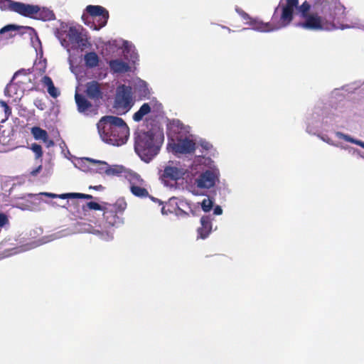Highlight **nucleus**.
<instances>
[{
	"mask_svg": "<svg viewBox=\"0 0 364 364\" xmlns=\"http://www.w3.org/2000/svg\"><path fill=\"white\" fill-rule=\"evenodd\" d=\"M0 106L4 109L6 118L8 119L11 115V108L3 100H0Z\"/></svg>",
	"mask_w": 364,
	"mask_h": 364,
	"instance_id": "obj_30",
	"label": "nucleus"
},
{
	"mask_svg": "<svg viewBox=\"0 0 364 364\" xmlns=\"http://www.w3.org/2000/svg\"><path fill=\"white\" fill-rule=\"evenodd\" d=\"M3 228L4 227H0V232H1Z\"/></svg>",
	"mask_w": 364,
	"mask_h": 364,
	"instance_id": "obj_45",
	"label": "nucleus"
},
{
	"mask_svg": "<svg viewBox=\"0 0 364 364\" xmlns=\"http://www.w3.org/2000/svg\"><path fill=\"white\" fill-rule=\"evenodd\" d=\"M42 170V165H39L38 167H36L35 169L31 171V175L32 176H36L38 173H40V171Z\"/></svg>",
	"mask_w": 364,
	"mask_h": 364,
	"instance_id": "obj_38",
	"label": "nucleus"
},
{
	"mask_svg": "<svg viewBox=\"0 0 364 364\" xmlns=\"http://www.w3.org/2000/svg\"><path fill=\"white\" fill-rule=\"evenodd\" d=\"M45 196H47L50 198H58V195L57 194H55V193H43Z\"/></svg>",
	"mask_w": 364,
	"mask_h": 364,
	"instance_id": "obj_43",
	"label": "nucleus"
},
{
	"mask_svg": "<svg viewBox=\"0 0 364 364\" xmlns=\"http://www.w3.org/2000/svg\"><path fill=\"white\" fill-rule=\"evenodd\" d=\"M86 67L93 68L97 67L100 63V58L95 52L87 53L84 56Z\"/></svg>",
	"mask_w": 364,
	"mask_h": 364,
	"instance_id": "obj_20",
	"label": "nucleus"
},
{
	"mask_svg": "<svg viewBox=\"0 0 364 364\" xmlns=\"http://www.w3.org/2000/svg\"><path fill=\"white\" fill-rule=\"evenodd\" d=\"M29 73L25 69H21L16 72L11 80V82L6 86L4 89V94L6 96L11 97V90L16 84H23L26 80L30 81L28 77Z\"/></svg>",
	"mask_w": 364,
	"mask_h": 364,
	"instance_id": "obj_13",
	"label": "nucleus"
},
{
	"mask_svg": "<svg viewBox=\"0 0 364 364\" xmlns=\"http://www.w3.org/2000/svg\"><path fill=\"white\" fill-rule=\"evenodd\" d=\"M176 214L177 216H181V217H187L189 215L187 212H186L185 210H183L178 206L177 207V208L176 210Z\"/></svg>",
	"mask_w": 364,
	"mask_h": 364,
	"instance_id": "obj_36",
	"label": "nucleus"
},
{
	"mask_svg": "<svg viewBox=\"0 0 364 364\" xmlns=\"http://www.w3.org/2000/svg\"><path fill=\"white\" fill-rule=\"evenodd\" d=\"M213 205V201L210 198H205L201 202V208L205 213L209 212Z\"/></svg>",
	"mask_w": 364,
	"mask_h": 364,
	"instance_id": "obj_28",
	"label": "nucleus"
},
{
	"mask_svg": "<svg viewBox=\"0 0 364 364\" xmlns=\"http://www.w3.org/2000/svg\"><path fill=\"white\" fill-rule=\"evenodd\" d=\"M82 162L89 164V170L99 173L100 174H106L107 168V163L103 161H97L90 158H85Z\"/></svg>",
	"mask_w": 364,
	"mask_h": 364,
	"instance_id": "obj_17",
	"label": "nucleus"
},
{
	"mask_svg": "<svg viewBox=\"0 0 364 364\" xmlns=\"http://www.w3.org/2000/svg\"><path fill=\"white\" fill-rule=\"evenodd\" d=\"M50 144H53V141H50Z\"/></svg>",
	"mask_w": 364,
	"mask_h": 364,
	"instance_id": "obj_46",
	"label": "nucleus"
},
{
	"mask_svg": "<svg viewBox=\"0 0 364 364\" xmlns=\"http://www.w3.org/2000/svg\"><path fill=\"white\" fill-rule=\"evenodd\" d=\"M9 220L7 215L3 213H0V227H4L9 225Z\"/></svg>",
	"mask_w": 364,
	"mask_h": 364,
	"instance_id": "obj_33",
	"label": "nucleus"
},
{
	"mask_svg": "<svg viewBox=\"0 0 364 364\" xmlns=\"http://www.w3.org/2000/svg\"><path fill=\"white\" fill-rule=\"evenodd\" d=\"M173 149L178 154H191L196 150V143L192 139L185 138L174 144Z\"/></svg>",
	"mask_w": 364,
	"mask_h": 364,
	"instance_id": "obj_15",
	"label": "nucleus"
},
{
	"mask_svg": "<svg viewBox=\"0 0 364 364\" xmlns=\"http://www.w3.org/2000/svg\"><path fill=\"white\" fill-rule=\"evenodd\" d=\"M106 174L108 176H119L121 173H122L124 171V168L122 166L119 165H113L109 166L107 164V168Z\"/></svg>",
	"mask_w": 364,
	"mask_h": 364,
	"instance_id": "obj_24",
	"label": "nucleus"
},
{
	"mask_svg": "<svg viewBox=\"0 0 364 364\" xmlns=\"http://www.w3.org/2000/svg\"><path fill=\"white\" fill-rule=\"evenodd\" d=\"M75 100L77 106V109L80 112H85L92 107L91 102L81 94L76 92L75 95Z\"/></svg>",
	"mask_w": 364,
	"mask_h": 364,
	"instance_id": "obj_19",
	"label": "nucleus"
},
{
	"mask_svg": "<svg viewBox=\"0 0 364 364\" xmlns=\"http://www.w3.org/2000/svg\"><path fill=\"white\" fill-rule=\"evenodd\" d=\"M127 204L124 199H118L114 204H107L103 209V219L106 227L118 226L123 223L122 215Z\"/></svg>",
	"mask_w": 364,
	"mask_h": 364,
	"instance_id": "obj_5",
	"label": "nucleus"
},
{
	"mask_svg": "<svg viewBox=\"0 0 364 364\" xmlns=\"http://www.w3.org/2000/svg\"><path fill=\"white\" fill-rule=\"evenodd\" d=\"M219 172L218 170H206L196 179V184L200 188H210L218 181Z\"/></svg>",
	"mask_w": 364,
	"mask_h": 364,
	"instance_id": "obj_10",
	"label": "nucleus"
},
{
	"mask_svg": "<svg viewBox=\"0 0 364 364\" xmlns=\"http://www.w3.org/2000/svg\"><path fill=\"white\" fill-rule=\"evenodd\" d=\"M90 188H92V189L96 190V191H102V190L104 189V187L102 185L95 186H90Z\"/></svg>",
	"mask_w": 364,
	"mask_h": 364,
	"instance_id": "obj_41",
	"label": "nucleus"
},
{
	"mask_svg": "<svg viewBox=\"0 0 364 364\" xmlns=\"http://www.w3.org/2000/svg\"><path fill=\"white\" fill-rule=\"evenodd\" d=\"M41 82L43 84V85L47 87V89L54 85L52 79L49 76H47V75H45L42 78Z\"/></svg>",
	"mask_w": 364,
	"mask_h": 364,
	"instance_id": "obj_32",
	"label": "nucleus"
},
{
	"mask_svg": "<svg viewBox=\"0 0 364 364\" xmlns=\"http://www.w3.org/2000/svg\"><path fill=\"white\" fill-rule=\"evenodd\" d=\"M285 4L281 6L282 14L280 16L279 29L289 26L294 18V10L296 9L299 13L301 17L304 21L299 22L296 24L297 27L309 30V31H321L329 30L334 28L332 23H328L324 21L322 16H318V14H310L311 4L305 1L301 5L299 6V0H285Z\"/></svg>",
	"mask_w": 364,
	"mask_h": 364,
	"instance_id": "obj_1",
	"label": "nucleus"
},
{
	"mask_svg": "<svg viewBox=\"0 0 364 364\" xmlns=\"http://www.w3.org/2000/svg\"><path fill=\"white\" fill-rule=\"evenodd\" d=\"M58 198L62 199L74 198V193H63L60 195H58Z\"/></svg>",
	"mask_w": 364,
	"mask_h": 364,
	"instance_id": "obj_37",
	"label": "nucleus"
},
{
	"mask_svg": "<svg viewBox=\"0 0 364 364\" xmlns=\"http://www.w3.org/2000/svg\"><path fill=\"white\" fill-rule=\"evenodd\" d=\"M47 90L48 94L54 98H56L60 95V92L58 90V89L55 87L54 85L48 87Z\"/></svg>",
	"mask_w": 364,
	"mask_h": 364,
	"instance_id": "obj_31",
	"label": "nucleus"
},
{
	"mask_svg": "<svg viewBox=\"0 0 364 364\" xmlns=\"http://www.w3.org/2000/svg\"><path fill=\"white\" fill-rule=\"evenodd\" d=\"M86 208L89 210H96L102 211L104 209V206H102L99 203L93 201L87 203L86 205L83 206V210H86Z\"/></svg>",
	"mask_w": 364,
	"mask_h": 364,
	"instance_id": "obj_29",
	"label": "nucleus"
},
{
	"mask_svg": "<svg viewBox=\"0 0 364 364\" xmlns=\"http://www.w3.org/2000/svg\"><path fill=\"white\" fill-rule=\"evenodd\" d=\"M85 94L90 100L99 101L103 98L104 93L102 90V84L96 80L87 82L85 85Z\"/></svg>",
	"mask_w": 364,
	"mask_h": 364,
	"instance_id": "obj_14",
	"label": "nucleus"
},
{
	"mask_svg": "<svg viewBox=\"0 0 364 364\" xmlns=\"http://www.w3.org/2000/svg\"><path fill=\"white\" fill-rule=\"evenodd\" d=\"M108 64L113 73H125L130 70L129 64L119 59L111 60Z\"/></svg>",
	"mask_w": 364,
	"mask_h": 364,
	"instance_id": "obj_18",
	"label": "nucleus"
},
{
	"mask_svg": "<svg viewBox=\"0 0 364 364\" xmlns=\"http://www.w3.org/2000/svg\"><path fill=\"white\" fill-rule=\"evenodd\" d=\"M321 11L326 17L333 20L343 18L346 16V8L338 0H324Z\"/></svg>",
	"mask_w": 364,
	"mask_h": 364,
	"instance_id": "obj_9",
	"label": "nucleus"
},
{
	"mask_svg": "<svg viewBox=\"0 0 364 364\" xmlns=\"http://www.w3.org/2000/svg\"><path fill=\"white\" fill-rule=\"evenodd\" d=\"M237 12L244 20H249L248 23L255 29L261 32H269L279 29V27L273 25L272 23H263L257 19L252 18L250 15L242 9H237Z\"/></svg>",
	"mask_w": 364,
	"mask_h": 364,
	"instance_id": "obj_11",
	"label": "nucleus"
},
{
	"mask_svg": "<svg viewBox=\"0 0 364 364\" xmlns=\"http://www.w3.org/2000/svg\"><path fill=\"white\" fill-rule=\"evenodd\" d=\"M35 105L41 110L44 109V103H43L41 100H36L35 102Z\"/></svg>",
	"mask_w": 364,
	"mask_h": 364,
	"instance_id": "obj_40",
	"label": "nucleus"
},
{
	"mask_svg": "<svg viewBox=\"0 0 364 364\" xmlns=\"http://www.w3.org/2000/svg\"><path fill=\"white\" fill-rule=\"evenodd\" d=\"M3 228L4 227H0V232H1Z\"/></svg>",
	"mask_w": 364,
	"mask_h": 364,
	"instance_id": "obj_44",
	"label": "nucleus"
},
{
	"mask_svg": "<svg viewBox=\"0 0 364 364\" xmlns=\"http://www.w3.org/2000/svg\"><path fill=\"white\" fill-rule=\"evenodd\" d=\"M164 176L171 180H178L181 176V171L173 166H167L164 169Z\"/></svg>",
	"mask_w": 364,
	"mask_h": 364,
	"instance_id": "obj_22",
	"label": "nucleus"
},
{
	"mask_svg": "<svg viewBox=\"0 0 364 364\" xmlns=\"http://www.w3.org/2000/svg\"><path fill=\"white\" fill-rule=\"evenodd\" d=\"M163 141L164 134L160 130L140 131L135 136V151L143 161L149 162L157 155Z\"/></svg>",
	"mask_w": 364,
	"mask_h": 364,
	"instance_id": "obj_3",
	"label": "nucleus"
},
{
	"mask_svg": "<svg viewBox=\"0 0 364 364\" xmlns=\"http://www.w3.org/2000/svg\"><path fill=\"white\" fill-rule=\"evenodd\" d=\"M19 28H20V27L18 26H16V25H13V24L6 25V26H4L2 28H1L0 36L3 34L6 33V39L12 38L14 36V35L11 34V32L18 31Z\"/></svg>",
	"mask_w": 364,
	"mask_h": 364,
	"instance_id": "obj_25",
	"label": "nucleus"
},
{
	"mask_svg": "<svg viewBox=\"0 0 364 364\" xmlns=\"http://www.w3.org/2000/svg\"><path fill=\"white\" fill-rule=\"evenodd\" d=\"M31 149L35 154V158L36 159H40L43 156V151L42 146L40 144H38L36 143L32 144L31 146Z\"/></svg>",
	"mask_w": 364,
	"mask_h": 364,
	"instance_id": "obj_27",
	"label": "nucleus"
},
{
	"mask_svg": "<svg viewBox=\"0 0 364 364\" xmlns=\"http://www.w3.org/2000/svg\"><path fill=\"white\" fill-rule=\"evenodd\" d=\"M31 132L35 139H41L44 142L47 141L48 139V134L46 130L41 129L39 127H33L31 128Z\"/></svg>",
	"mask_w": 364,
	"mask_h": 364,
	"instance_id": "obj_23",
	"label": "nucleus"
},
{
	"mask_svg": "<svg viewBox=\"0 0 364 364\" xmlns=\"http://www.w3.org/2000/svg\"><path fill=\"white\" fill-rule=\"evenodd\" d=\"M171 124L178 129H182L183 128V124L178 119H173Z\"/></svg>",
	"mask_w": 364,
	"mask_h": 364,
	"instance_id": "obj_35",
	"label": "nucleus"
},
{
	"mask_svg": "<svg viewBox=\"0 0 364 364\" xmlns=\"http://www.w3.org/2000/svg\"><path fill=\"white\" fill-rule=\"evenodd\" d=\"M14 12L24 17L43 21H52L55 18L53 11L48 8L19 1H16Z\"/></svg>",
	"mask_w": 364,
	"mask_h": 364,
	"instance_id": "obj_4",
	"label": "nucleus"
},
{
	"mask_svg": "<svg viewBox=\"0 0 364 364\" xmlns=\"http://www.w3.org/2000/svg\"><path fill=\"white\" fill-rule=\"evenodd\" d=\"M85 11L93 19L94 30L98 31L106 26L109 15L105 8L98 5H88Z\"/></svg>",
	"mask_w": 364,
	"mask_h": 364,
	"instance_id": "obj_8",
	"label": "nucleus"
},
{
	"mask_svg": "<svg viewBox=\"0 0 364 364\" xmlns=\"http://www.w3.org/2000/svg\"><path fill=\"white\" fill-rule=\"evenodd\" d=\"M212 219L208 215H204L200 218V227L197 229L198 237L207 238L212 231Z\"/></svg>",
	"mask_w": 364,
	"mask_h": 364,
	"instance_id": "obj_16",
	"label": "nucleus"
},
{
	"mask_svg": "<svg viewBox=\"0 0 364 364\" xmlns=\"http://www.w3.org/2000/svg\"><path fill=\"white\" fill-rule=\"evenodd\" d=\"M144 183V180L139 175L134 174L130 181L131 193L136 197L141 198L149 197L152 200L155 201L156 199L149 196L147 189L141 187Z\"/></svg>",
	"mask_w": 364,
	"mask_h": 364,
	"instance_id": "obj_12",
	"label": "nucleus"
},
{
	"mask_svg": "<svg viewBox=\"0 0 364 364\" xmlns=\"http://www.w3.org/2000/svg\"><path fill=\"white\" fill-rule=\"evenodd\" d=\"M64 47H79L82 49L87 48L89 43L84 38L80 28L70 26L68 31L60 33L58 36Z\"/></svg>",
	"mask_w": 364,
	"mask_h": 364,
	"instance_id": "obj_7",
	"label": "nucleus"
},
{
	"mask_svg": "<svg viewBox=\"0 0 364 364\" xmlns=\"http://www.w3.org/2000/svg\"><path fill=\"white\" fill-rule=\"evenodd\" d=\"M151 112V107L148 103H144L139 109L133 115L135 122H140L143 117Z\"/></svg>",
	"mask_w": 364,
	"mask_h": 364,
	"instance_id": "obj_21",
	"label": "nucleus"
},
{
	"mask_svg": "<svg viewBox=\"0 0 364 364\" xmlns=\"http://www.w3.org/2000/svg\"><path fill=\"white\" fill-rule=\"evenodd\" d=\"M348 140L353 141L355 144H358V145H359L360 146H361L362 148L364 149V141H353V140H350V139H348Z\"/></svg>",
	"mask_w": 364,
	"mask_h": 364,
	"instance_id": "obj_42",
	"label": "nucleus"
},
{
	"mask_svg": "<svg viewBox=\"0 0 364 364\" xmlns=\"http://www.w3.org/2000/svg\"><path fill=\"white\" fill-rule=\"evenodd\" d=\"M16 1L13 0H0V9L10 11H14Z\"/></svg>",
	"mask_w": 364,
	"mask_h": 364,
	"instance_id": "obj_26",
	"label": "nucleus"
},
{
	"mask_svg": "<svg viewBox=\"0 0 364 364\" xmlns=\"http://www.w3.org/2000/svg\"><path fill=\"white\" fill-rule=\"evenodd\" d=\"M213 213L215 215H221L223 213V209L220 206L217 205L215 207V208L213 210Z\"/></svg>",
	"mask_w": 364,
	"mask_h": 364,
	"instance_id": "obj_39",
	"label": "nucleus"
},
{
	"mask_svg": "<svg viewBox=\"0 0 364 364\" xmlns=\"http://www.w3.org/2000/svg\"><path fill=\"white\" fill-rule=\"evenodd\" d=\"M134 105L132 88L126 85L117 87L114 107L122 113H127Z\"/></svg>",
	"mask_w": 364,
	"mask_h": 364,
	"instance_id": "obj_6",
	"label": "nucleus"
},
{
	"mask_svg": "<svg viewBox=\"0 0 364 364\" xmlns=\"http://www.w3.org/2000/svg\"><path fill=\"white\" fill-rule=\"evenodd\" d=\"M93 197L92 195L74 193V198H83V199H92Z\"/></svg>",
	"mask_w": 364,
	"mask_h": 364,
	"instance_id": "obj_34",
	"label": "nucleus"
},
{
	"mask_svg": "<svg viewBox=\"0 0 364 364\" xmlns=\"http://www.w3.org/2000/svg\"><path fill=\"white\" fill-rule=\"evenodd\" d=\"M101 139L114 146L125 144L129 135V129L123 119L112 115L102 117L97 124Z\"/></svg>",
	"mask_w": 364,
	"mask_h": 364,
	"instance_id": "obj_2",
	"label": "nucleus"
}]
</instances>
